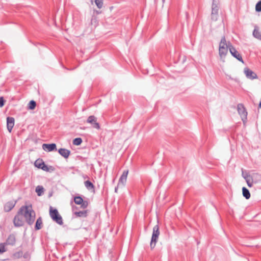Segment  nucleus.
Wrapping results in <instances>:
<instances>
[{
  "label": "nucleus",
  "instance_id": "nucleus-4",
  "mask_svg": "<svg viewBox=\"0 0 261 261\" xmlns=\"http://www.w3.org/2000/svg\"><path fill=\"white\" fill-rule=\"evenodd\" d=\"M159 235L160 231L159 225H155L153 228V232L150 243V246L151 249L155 247Z\"/></svg>",
  "mask_w": 261,
  "mask_h": 261
},
{
  "label": "nucleus",
  "instance_id": "nucleus-29",
  "mask_svg": "<svg viewBox=\"0 0 261 261\" xmlns=\"http://www.w3.org/2000/svg\"><path fill=\"white\" fill-rule=\"evenodd\" d=\"M242 176L245 179L246 181H247V180H248L252 177L248 173H244L243 171H242Z\"/></svg>",
  "mask_w": 261,
  "mask_h": 261
},
{
  "label": "nucleus",
  "instance_id": "nucleus-14",
  "mask_svg": "<svg viewBox=\"0 0 261 261\" xmlns=\"http://www.w3.org/2000/svg\"><path fill=\"white\" fill-rule=\"evenodd\" d=\"M14 125V118L8 117L7 118V126L8 130L10 133Z\"/></svg>",
  "mask_w": 261,
  "mask_h": 261
},
{
  "label": "nucleus",
  "instance_id": "nucleus-36",
  "mask_svg": "<svg viewBox=\"0 0 261 261\" xmlns=\"http://www.w3.org/2000/svg\"><path fill=\"white\" fill-rule=\"evenodd\" d=\"M75 208L77 209V207L76 206H75Z\"/></svg>",
  "mask_w": 261,
  "mask_h": 261
},
{
  "label": "nucleus",
  "instance_id": "nucleus-31",
  "mask_svg": "<svg viewBox=\"0 0 261 261\" xmlns=\"http://www.w3.org/2000/svg\"><path fill=\"white\" fill-rule=\"evenodd\" d=\"M255 10L256 12L261 11V0L257 3L255 6Z\"/></svg>",
  "mask_w": 261,
  "mask_h": 261
},
{
  "label": "nucleus",
  "instance_id": "nucleus-20",
  "mask_svg": "<svg viewBox=\"0 0 261 261\" xmlns=\"http://www.w3.org/2000/svg\"><path fill=\"white\" fill-rule=\"evenodd\" d=\"M42 227V219L41 217H39L37 219L35 225V229L38 230Z\"/></svg>",
  "mask_w": 261,
  "mask_h": 261
},
{
  "label": "nucleus",
  "instance_id": "nucleus-16",
  "mask_svg": "<svg viewBox=\"0 0 261 261\" xmlns=\"http://www.w3.org/2000/svg\"><path fill=\"white\" fill-rule=\"evenodd\" d=\"M15 243L16 238L15 235L13 234H11L8 236L5 244L13 246L15 244Z\"/></svg>",
  "mask_w": 261,
  "mask_h": 261
},
{
  "label": "nucleus",
  "instance_id": "nucleus-35",
  "mask_svg": "<svg viewBox=\"0 0 261 261\" xmlns=\"http://www.w3.org/2000/svg\"><path fill=\"white\" fill-rule=\"evenodd\" d=\"M120 185H117V187H115V193H117L118 192V186H119Z\"/></svg>",
  "mask_w": 261,
  "mask_h": 261
},
{
  "label": "nucleus",
  "instance_id": "nucleus-28",
  "mask_svg": "<svg viewBox=\"0 0 261 261\" xmlns=\"http://www.w3.org/2000/svg\"><path fill=\"white\" fill-rule=\"evenodd\" d=\"M95 3L99 9H101L103 6L102 0H95Z\"/></svg>",
  "mask_w": 261,
  "mask_h": 261
},
{
  "label": "nucleus",
  "instance_id": "nucleus-17",
  "mask_svg": "<svg viewBox=\"0 0 261 261\" xmlns=\"http://www.w3.org/2000/svg\"><path fill=\"white\" fill-rule=\"evenodd\" d=\"M16 204L15 201H10L7 202L4 205V210L5 212H10L15 206Z\"/></svg>",
  "mask_w": 261,
  "mask_h": 261
},
{
  "label": "nucleus",
  "instance_id": "nucleus-3",
  "mask_svg": "<svg viewBox=\"0 0 261 261\" xmlns=\"http://www.w3.org/2000/svg\"><path fill=\"white\" fill-rule=\"evenodd\" d=\"M49 215L53 220L57 224L60 225L63 224L62 218L56 208H53L50 206L49 208Z\"/></svg>",
  "mask_w": 261,
  "mask_h": 261
},
{
  "label": "nucleus",
  "instance_id": "nucleus-15",
  "mask_svg": "<svg viewBox=\"0 0 261 261\" xmlns=\"http://www.w3.org/2000/svg\"><path fill=\"white\" fill-rule=\"evenodd\" d=\"M59 153L64 157L65 159H67L70 154V151L66 148H60L58 150Z\"/></svg>",
  "mask_w": 261,
  "mask_h": 261
},
{
  "label": "nucleus",
  "instance_id": "nucleus-18",
  "mask_svg": "<svg viewBox=\"0 0 261 261\" xmlns=\"http://www.w3.org/2000/svg\"><path fill=\"white\" fill-rule=\"evenodd\" d=\"M252 34L254 37L261 40V32H259L258 28L257 26L254 27Z\"/></svg>",
  "mask_w": 261,
  "mask_h": 261
},
{
  "label": "nucleus",
  "instance_id": "nucleus-19",
  "mask_svg": "<svg viewBox=\"0 0 261 261\" xmlns=\"http://www.w3.org/2000/svg\"><path fill=\"white\" fill-rule=\"evenodd\" d=\"M74 214L77 217L86 218L88 215V210H84L79 212H74Z\"/></svg>",
  "mask_w": 261,
  "mask_h": 261
},
{
  "label": "nucleus",
  "instance_id": "nucleus-10",
  "mask_svg": "<svg viewBox=\"0 0 261 261\" xmlns=\"http://www.w3.org/2000/svg\"><path fill=\"white\" fill-rule=\"evenodd\" d=\"M14 225L16 227L22 226L23 225V221L22 220V217L21 213L18 214L14 217L13 219Z\"/></svg>",
  "mask_w": 261,
  "mask_h": 261
},
{
  "label": "nucleus",
  "instance_id": "nucleus-34",
  "mask_svg": "<svg viewBox=\"0 0 261 261\" xmlns=\"http://www.w3.org/2000/svg\"><path fill=\"white\" fill-rule=\"evenodd\" d=\"M5 104V100L3 97H0V107H2L4 106Z\"/></svg>",
  "mask_w": 261,
  "mask_h": 261
},
{
  "label": "nucleus",
  "instance_id": "nucleus-22",
  "mask_svg": "<svg viewBox=\"0 0 261 261\" xmlns=\"http://www.w3.org/2000/svg\"><path fill=\"white\" fill-rule=\"evenodd\" d=\"M84 184L86 188L89 190L93 189L94 188V185L89 180L85 181Z\"/></svg>",
  "mask_w": 261,
  "mask_h": 261
},
{
  "label": "nucleus",
  "instance_id": "nucleus-21",
  "mask_svg": "<svg viewBox=\"0 0 261 261\" xmlns=\"http://www.w3.org/2000/svg\"><path fill=\"white\" fill-rule=\"evenodd\" d=\"M242 192L243 196L246 199H248L250 197V193L248 189H247L246 187H243L242 188Z\"/></svg>",
  "mask_w": 261,
  "mask_h": 261
},
{
  "label": "nucleus",
  "instance_id": "nucleus-24",
  "mask_svg": "<svg viewBox=\"0 0 261 261\" xmlns=\"http://www.w3.org/2000/svg\"><path fill=\"white\" fill-rule=\"evenodd\" d=\"M44 163V162L43 161L42 159H38L35 162L34 165L35 167H37L38 168L41 169V166L43 165Z\"/></svg>",
  "mask_w": 261,
  "mask_h": 261
},
{
  "label": "nucleus",
  "instance_id": "nucleus-26",
  "mask_svg": "<svg viewBox=\"0 0 261 261\" xmlns=\"http://www.w3.org/2000/svg\"><path fill=\"white\" fill-rule=\"evenodd\" d=\"M82 139L81 138H76L73 140V144L75 145H80L82 143Z\"/></svg>",
  "mask_w": 261,
  "mask_h": 261
},
{
  "label": "nucleus",
  "instance_id": "nucleus-7",
  "mask_svg": "<svg viewBox=\"0 0 261 261\" xmlns=\"http://www.w3.org/2000/svg\"><path fill=\"white\" fill-rule=\"evenodd\" d=\"M229 50L231 55L238 61L244 63V61L242 59L241 55L236 50V49L233 46L230 42H229Z\"/></svg>",
  "mask_w": 261,
  "mask_h": 261
},
{
  "label": "nucleus",
  "instance_id": "nucleus-27",
  "mask_svg": "<svg viewBox=\"0 0 261 261\" xmlns=\"http://www.w3.org/2000/svg\"><path fill=\"white\" fill-rule=\"evenodd\" d=\"M50 168H51L52 171L53 170L52 166H50L49 167L47 165L44 163L43 165L41 166V169L44 171L49 172L50 171Z\"/></svg>",
  "mask_w": 261,
  "mask_h": 261
},
{
  "label": "nucleus",
  "instance_id": "nucleus-23",
  "mask_svg": "<svg viewBox=\"0 0 261 261\" xmlns=\"http://www.w3.org/2000/svg\"><path fill=\"white\" fill-rule=\"evenodd\" d=\"M44 192V188L41 186H38L36 188V192L37 193L38 196H40L42 195Z\"/></svg>",
  "mask_w": 261,
  "mask_h": 261
},
{
  "label": "nucleus",
  "instance_id": "nucleus-13",
  "mask_svg": "<svg viewBox=\"0 0 261 261\" xmlns=\"http://www.w3.org/2000/svg\"><path fill=\"white\" fill-rule=\"evenodd\" d=\"M42 148L44 150L48 152L57 150L56 144L55 143L43 144Z\"/></svg>",
  "mask_w": 261,
  "mask_h": 261
},
{
  "label": "nucleus",
  "instance_id": "nucleus-12",
  "mask_svg": "<svg viewBox=\"0 0 261 261\" xmlns=\"http://www.w3.org/2000/svg\"><path fill=\"white\" fill-rule=\"evenodd\" d=\"M128 173V170H124L122 175H121L118 182V185H122V186H124L126 183L127 176Z\"/></svg>",
  "mask_w": 261,
  "mask_h": 261
},
{
  "label": "nucleus",
  "instance_id": "nucleus-2",
  "mask_svg": "<svg viewBox=\"0 0 261 261\" xmlns=\"http://www.w3.org/2000/svg\"><path fill=\"white\" fill-rule=\"evenodd\" d=\"M229 42L226 43L225 37L223 36L220 41L219 46V54L221 58H225L229 49Z\"/></svg>",
  "mask_w": 261,
  "mask_h": 261
},
{
  "label": "nucleus",
  "instance_id": "nucleus-30",
  "mask_svg": "<svg viewBox=\"0 0 261 261\" xmlns=\"http://www.w3.org/2000/svg\"><path fill=\"white\" fill-rule=\"evenodd\" d=\"M7 251V249L5 247V244H0V254L5 252Z\"/></svg>",
  "mask_w": 261,
  "mask_h": 261
},
{
  "label": "nucleus",
  "instance_id": "nucleus-11",
  "mask_svg": "<svg viewBox=\"0 0 261 261\" xmlns=\"http://www.w3.org/2000/svg\"><path fill=\"white\" fill-rule=\"evenodd\" d=\"M244 73L248 79L254 80L257 78V74L247 67L244 68Z\"/></svg>",
  "mask_w": 261,
  "mask_h": 261
},
{
  "label": "nucleus",
  "instance_id": "nucleus-25",
  "mask_svg": "<svg viewBox=\"0 0 261 261\" xmlns=\"http://www.w3.org/2000/svg\"><path fill=\"white\" fill-rule=\"evenodd\" d=\"M36 106V103L33 100H31L29 102V105H28V108L30 110H34Z\"/></svg>",
  "mask_w": 261,
  "mask_h": 261
},
{
  "label": "nucleus",
  "instance_id": "nucleus-5",
  "mask_svg": "<svg viewBox=\"0 0 261 261\" xmlns=\"http://www.w3.org/2000/svg\"><path fill=\"white\" fill-rule=\"evenodd\" d=\"M219 6L216 0H213L212 4L211 19L213 21H217L219 16Z\"/></svg>",
  "mask_w": 261,
  "mask_h": 261
},
{
  "label": "nucleus",
  "instance_id": "nucleus-37",
  "mask_svg": "<svg viewBox=\"0 0 261 261\" xmlns=\"http://www.w3.org/2000/svg\"><path fill=\"white\" fill-rule=\"evenodd\" d=\"M165 0H162L163 2L164 3L165 2Z\"/></svg>",
  "mask_w": 261,
  "mask_h": 261
},
{
  "label": "nucleus",
  "instance_id": "nucleus-9",
  "mask_svg": "<svg viewBox=\"0 0 261 261\" xmlns=\"http://www.w3.org/2000/svg\"><path fill=\"white\" fill-rule=\"evenodd\" d=\"M74 202L76 204L81 205V207L86 208L88 207L89 202L87 200H84L80 196H75L74 198Z\"/></svg>",
  "mask_w": 261,
  "mask_h": 261
},
{
  "label": "nucleus",
  "instance_id": "nucleus-33",
  "mask_svg": "<svg viewBox=\"0 0 261 261\" xmlns=\"http://www.w3.org/2000/svg\"><path fill=\"white\" fill-rule=\"evenodd\" d=\"M246 182L249 187H251L253 186L252 178L251 177L248 180H247Z\"/></svg>",
  "mask_w": 261,
  "mask_h": 261
},
{
  "label": "nucleus",
  "instance_id": "nucleus-1",
  "mask_svg": "<svg viewBox=\"0 0 261 261\" xmlns=\"http://www.w3.org/2000/svg\"><path fill=\"white\" fill-rule=\"evenodd\" d=\"M19 213L23 215L27 223L30 225H32L35 220V213L33 210L32 206H22L20 207Z\"/></svg>",
  "mask_w": 261,
  "mask_h": 261
},
{
  "label": "nucleus",
  "instance_id": "nucleus-8",
  "mask_svg": "<svg viewBox=\"0 0 261 261\" xmlns=\"http://www.w3.org/2000/svg\"><path fill=\"white\" fill-rule=\"evenodd\" d=\"M87 123L90 124L92 126L97 129L100 128L99 123L97 122V118L94 115L89 116L87 119Z\"/></svg>",
  "mask_w": 261,
  "mask_h": 261
},
{
  "label": "nucleus",
  "instance_id": "nucleus-32",
  "mask_svg": "<svg viewBox=\"0 0 261 261\" xmlns=\"http://www.w3.org/2000/svg\"><path fill=\"white\" fill-rule=\"evenodd\" d=\"M22 255V251H18L14 253L13 254V257L15 258H18L20 257Z\"/></svg>",
  "mask_w": 261,
  "mask_h": 261
},
{
  "label": "nucleus",
  "instance_id": "nucleus-6",
  "mask_svg": "<svg viewBox=\"0 0 261 261\" xmlns=\"http://www.w3.org/2000/svg\"><path fill=\"white\" fill-rule=\"evenodd\" d=\"M237 109L242 120L245 123L247 119V112L242 103H239L237 106Z\"/></svg>",
  "mask_w": 261,
  "mask_h": 261
}]
</instances>
